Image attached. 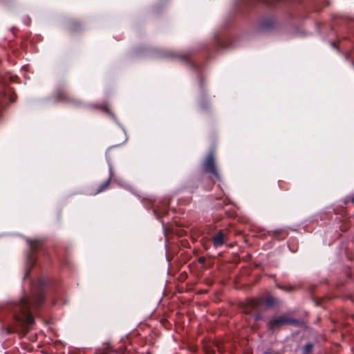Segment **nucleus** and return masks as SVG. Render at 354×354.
Instances as JSON below:
<instances>
[{"label":"nucleus","mask_w":354,"mask_h":354,"mask_svg":"<svg viewBox=\"0 0 354 354\" xmlns=\"http://www.w3.org/2000/svg\"><path fill=\"white\" fill-rule=\"evenodd\" d=\"M204 261H205V258H204V257H201V258L199 259V261H200V262H203Z\"/></svg>","instance_id":"nucleus-14"},{"label":"nucleus","mask_w":354,"mask_h":354,"mask_svg":"<svg viewBox=\"0 0 354 354\" xmlns=\"http://www.w3.org/2000/svg\"><path fill=\"white\" fill-rule=\"evenodd\" d=\"M273 22L270 20L266 21L264 24L261 25L260 26V29H265V28H271L273 26Z\"/></svg>","instance_id":"nucleus-9"},{"label":"nucleus","mask_w":354,"mask_h":354,"mask_svg":"<svg viewBox=\"0 0 354 354\" xmlns=\"http://www.w3.org/2000/svg\"><path fill=\"white\" fill-rule=\"evenodd\" d=\"M24 23H25V24H26L29 25V24H30V19H29V18H27V19H24Z\"/></svg>","instance_id":"nucleus-12"},{"label":"nucleus","mask_w":354,"mask_h":354,"mask_svg":"<svg viewBox=\"0 0 354 354\" xmlns=\"http://www.w3.org/2000/svg\"><path fill=\"white\" fill-rule=\"evenodd\" d=\"M35 261H36V257L34 254H31L28 256L27 269H28V272L34 266Z\"/></svg>","instance_id":"nucleus-6"},{"label":"nucleus","mask_w":354,"mask_h":354,"mask_svg":"<svg viewBox=\"0 0 354 354\" xmlns=\"http://www.w3.org/2000/svg\"><path fill=\"white\" fill-rule=\"evenodd\" d=\"M266 304L268 306H272L274 304V299L272 297H268L266 299Z\"/></svg>","instance_id":"nucleus-10"},{"label":"nucleus","mask_w":354,"mask_h":354,"mask_svg":"<svg viewBox=\"0 0 354 354\" xmlns=\"http://www.w3.org/2000/svg\"><path fill=\"white\" fill-rule=\"evenodd\" d=\"M263 354H271L269 351H265Z\"/></svg>","instance_id":"nucleus-15"},{"label":"nucleus","mask_w":354,"mask_h":354,"mask_svg":"<svg viewBox=\"0 0 354 354\" xmlns=\"http://www.w3.org/2000/svg\"><path fill=\"white\" fill-rule=\"evenodd\" d=\"M212 241L215 248L222 246L225 243L223 234L221 232L217 233L213 238Z\"/></svg>","instance_id":"nucleus-4"},{"label":"nucleus","mask_w":354,"mask_h":354,"mask_svg":"<svg viewBox=\"0 0 354 354\" xmlns=\"http://www.w3.org/2000/svg\"><path fill=\"white\" fill-rule=\"evenodd\" d=\"M204 169L207 172L212 173L218 180H221V176L217 171L215 160L213 153H210L206 158L204 162Z\"/></svg>","instance_id":"nucleus-2"},{"label":"nucleus","mask_w":354,"mask_h":354,"mask_svg":"<svg viewBox=\"0 0 354 354\" xmlns=\"http://www.w3.org/2000/svg\"><path fill=\"white\" fill-rule=\"evenodd\" d=\"M16 319H17L18 326L20 327L21 326V320L20 316H17Z\"/></svg>","instance_id":"nucleus-11"},{"label":"nucleus","mask_w":354,"mask_h":354,"mask_svg":"<svg viewBox=\"0 0 354 354\" xmlns=\"http://www.w3.org/2000/svg\"><path fill=\"white\" fill-rule=\"evenodd\" d=\"M299 322L297 319L289 318L287 316L282 315L270 321V325L272 328L284 324H297Z\"/></svg>","instance_id":"nucleus-3"},{"label":"nucleus","mask_w":354,"mask_h":354,"mask_svg":"<svg viewBox=\"0 0 354 354\" xmlns=\"http://www.w3.org/2000/svg\"><path fill=\"white\" fill-rule=\"evenodd\" d=\"M261 319V317L260 315H256L255 317H254L255 320H258V319Z\"/></svg>","instance_id":"nucleus-13"},{"label":"nucleus","mask_w":354,"mask_h":354,"mask_svg":"<svg viewBox=\"0 0 354 354\" xmlns=\"http://www.w3.org/2000/svg\"><path fill=\"white\" fill-rule=\"evenodd\" d=\"M47 281L40 279L31 284V292L33 297L32 301H26L24 297V323L28 324L29 327L34 324V318L32 312L29 310L31 307L34 309L39 308L43 303L45 297V288L47 286Z\"/></svg>","instance_id":"nucleus-1"},{"label":"nucleus","mask_w":354,"mask_h":354,"mask_svg":"<svg viewBox=\"0 0 354 354\" xmlns=\"http://www.w3.org/2000/svg\"><path fill=\"white\" fill-rule=\"evenodd\" d=\"M10 101H14L15 98L13 97H10Z\"/></svg>","instance_id":"nucleus-16"},{"label":"nucleus","mask_w":354,"mask_h":354,"mask_svg":"<svg viewBox=\"0 0 354 354\" xmlns=\"http://www.w3.org/2000/svg\"><path fill=\"white\" fill-rule=\"evenodd\" d=\"M313 348V345L311 343H307L303 349L302 354H309L312 352Z\"/></svg>","instance_id":"nucleus-8"},{"label":"nucleus","mask_w":354,"mask_h":354,"mask_svg":"<svg viewBox=\"0 0 354 354\" xmlns=\"http://www.w3.org/2000/svg\"><path fill=\"white\" fill-rule=\"evenodd\" d=\"M28 241V243H29V245H30V248L32 252H36L39 250V248L41 245L40 242H39L37 241Z\"/></svg>","instance_id":"nucleus-7"},{"label":"nucleus","mask_w":354,"mask_h":354,"mask_svg":"<svg viewBox=\"0 0 354 354\" xmlns=\"http://www.w3.org/2000/svg\"><path fill=\"white\" fill-rule=\"evenodd\" d=\"M109 176L108 179L100 186V187L97 189V192H102L109 187L110 182L111 180V178L113 176V168L111 166L109 167Z\"/></svg>","instance_id":"nucleus-5"}]
</instances>
